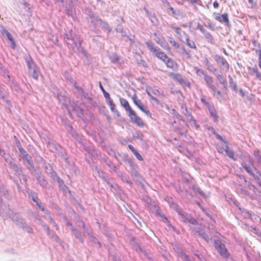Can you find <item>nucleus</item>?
I'll use <instances>...</instances> for the list:
<instances>
[{"label":"nucleus","mask_w":261,"mask_h":261,"mask_svg":"<svg viewBox=\"0 0 261 261\" xmlns=\"http://www.w3.org/2000/svg\"><path fill=\"white\" fill-rule=\"evenodd\" d=\"M215 248L221 256L225 258L229 257V254L224 244L219 241L215 242Z\"/></svg>","instance_id":"obj_1"},{"label":"nucleus","mask_w":261,"mask_h":261,"mask_svg":"<svg viewBox=\"0 0 261 261\" xmlns=\"http://www.w3.org/2000/svg\"><path fill=\"white\" fill-rule=\"evenodd\" d=\"M214 59L217 64H219L223 69L225 70L226 71L228 70L229 64L225 58L219 55H216L214 56Z\"/></svg>","instance_id":"obj_2"},{"label":"nucleus","mask_w":261,"mask_h":261,"mask_svg":"<svg viewBox=\"0 0 261 261\" xmlns=\"http://www.w3.org/2000/svg\"><path fill=\"white\" fill-rule=\"evenodd\" d=\"M242 166L243 169H244L252 177L255 174L253 172L254 170L256 171V173H257V171H259L256 167H254L253 163L250 160L249 161L248 165L245 163H243L242 164Z\"/></svg>","instance_id":"obj_3"},{"label":"nucleus","mask_w":261,"mask_h":261,"mask_svg":"<svg viewBox=\"0 0 261 261\" xmlns=\"http://www.w3.org/2000/svg\"><path fill=\"white\" fill-rule=\"evenodd\" d=\"M131 121L135 123L137 126L139 127H143L144 125V123L142 120L138 116L134 111H131L130 113L128 114Z\"/></svg>","instance_id":"obj_4"},{"label":"nucleus","mask_w":261,"mask_h":261,"mask_svg":"<svg viewBox=\"0 0 261 261\" xmlns=\"http://www.w3.org/2000/svg\"><path fill=\"white\" fill-rule=\"evenodd\" d=\"M71 46L74 52L82 53L84 54H85L86 53L85 49L81 47V41L79 39L77 36L75 37L74 42L73 44V45H71Z\"/></svg>","instance_id":"obj_5"},{"label":"nucleus","mask_w":261,"mask_h":261,"mask_svg":"<svg viewBox=\"0 0 261 261\" xmlns=\"http://www.w3.org/2000/svg\"><path fill=\"white\" fill-rule=\"evenodd\" d=\"M99 87L101 91H102V93L103 94V96L105 97L107 102L109 104V105L110 106V109L112 112L114 111V104L113 102V100L110 98V94L105 91L104 88L101 85V82H100L99 83Z\"/></svg>","instance_id":"obj_6"},{"label":"nucleus","mask_w":261,"mask_h":261,"mask_svg":"<svg viewBox=\"0 0 261 261\" xmlns=\"http://www.w3.org/2000/svg\"><path fill=\"white\" fill-rule=\"evenodd\" d=\"M35 176L40 186L42 188H46L47 187L48 182L42 175L41 172H37L35 173Z\"/></svg>","instance_id":"obj_7"},{"label":"nucleus","mask_w":261,"mask_h":261,"mask_svg":"<svg viewBox=\"0 0 261 261\" xmlns=\"http://www.w3.org/2000/svg\"><path fill=\"white\" fill-rule=\"evenodd\" d=\"M72 30L70 31V34H65L63 35V38L64 40L66 42V43L70 45H73V44L74 42L75 37L77 36L75 34H72Z\"/></svg>","instance_id":"obj_8"},{"label":"nucleus","mask_w":261,"mask_h":261,"mask_svg":"<svg viewBox=\"0 0 261 261\" xmlns=\"http://www.w3.org/2000/svg\"><path fill=\"white\" fill-rule=\"evenodd\" d=\"M218 81L220 84L223 86V89L225 90H227L228 86L226 79L222 73H216L214 74Z\"/></svg>","instance_id":"obj_9"},{"label":"nucleus","mask_w":261,"mask_h":261,"mask_svg":"<svg viewBox=\"0 0 261 261\" xmlns=\"http://www.w3.org/2000/svg\"><path fill=\"white\" fill-rule=\"evenodd\" d=\"M165 200L167 202L172 210L176 212H181L177 204L174 202L171 197H166Z\"/></svg>","instance_id":"obj_10"},{"label":"nucleus","mask_w":261,"mask_h":261,"mask_svg":"<svg viewBox=\"0 0 261 261\" xmlns=\"http://www.w3.org/2000/svg\"><path fill=\"white\" fill-rule=\"evenodd\" d=\"M155 41L159 44L161 47L165 49L169 50L170 48L168 45L167 43L165 40L164 38L161 36L160 37H156L154 39Z\"/></svg>","instance_id":"obj_11"},{"label":"nucleus","mask_w":261,"mask_h":261,"mask_svg":"<svg viewBox=\"0 0 261 261\" xmlns=\"http://www.w3.org/2000/svg\"><path fill=\"white\" fill-rule=\"evenodd\" d=\"M145 45L149 51L154 54L160 50V48L158 46H155L154 43L151 40H147L145 42Z\"/></svg>","instance_id":"obj_12"},{"label":"nucleus","mask_w":261,"mask_h":261,"mask_svg":"<svg viewBox=\"0 0 261 261\" xmlns=\"http://www.w3.org/2000/svg\"><path fill=\"white\" fill-rule=\"evenodd\" d=\"M211 89L213 92V96H215L219 101H221L223 99H224V95L215 85L214 87H212Z\"/></svg>","instance_id":"obj_13"},{"label":"nucleus","mask_w":261,"mask_h":261,"mask_svg":"<svg viewBox=\"0 0 261 261\" xmlns=\"http://www.w3.org/2000/svg\"><path fill=\"white\" fill-rule=\"evenodd\" d=\"M24 59L27 63L29 71L30 70L36 67L37 66L35 62L30 56H25Z\"/></svg>","instance_id":"obj_14"},{"label":"nucleus","mask_w":261,"mask_h":261,"mask_svg":"<svg viewBox=\"0 0 261 261\" xmlns=\"http://www.w3.org/2000/svg\"><path fill=\"white\" fill-rule=\"evenodd\" d=\"M182 33L185 36L186 44L191 48L196 49L197 47L195 42L193 40H190L189 39L188 35L185 32H182Z\"/></svg>","instance_id":"obj_15"},{"label":"nucleus","mask_w":261,"mask_h":261,"mask_svg":"<svg viewBox=\"0 0 261 261\" xmlns=\"http://www.w3.org/2000/svg\"><path fill=\"white\" fill-rule=\"evenodd\" d=\"M202 33L204 35V37L206 38L207 42L212 44H215V39L213 36L212 35V34L209 32H208L205 29Z\"/></svg>","instance_id":"obj_16"},{"label":"nucleus","mask_w":261,"mask_h":261,"mask_svg":"<svg viewBox=\"0 0 261 261\" xmlns=\"http://www.w3.org/2000/svg\"><path fill=\"white\" fill-rule=\"evenodd\" d=\"M204 81L205 83L206 86L209 88H212L215 85L213 84L214 80L212 76L209 75L208 74L205 75L203 77Z\"/></svg>","instance_id":"obj_17"},{"label":"nucleus","mask_w":261,"mask_h":261,"mask_svg":"<svg viewBox=\"0 0 261 261\" xmlns=\"http://www.w3.org/2000/svg\"><path fill=\"white\" fill-rule=\"evenodd\" d=\"M134 103L137 106V107L142 111L145 108V106L142 103L140 99H138L137 96L134 95L132 97Z\"/></svg>","instance_id":"obj_18"},{"label":"nucleus","mask_w":261,"mask_h":261,"mask_svg":"<svg viewBox=\"0 0 261 261\" xmlns=\"http://www.w3.org/2000/svg\"><path fill=\"white\" fill-rule=\"evenodd\" d=\"M120 103L122 106L125 108V110L128 112V114L130 113L131 111H134L132 110L131 107H130L128 102L123 98L120 99Z\"/></svg>","instance_id":"obj_19"},{"label":"nucleus","mask_w":261,"mask_h":261,"mask_svg":"<svg viewBox=\"0 0 261 261\" xmlns=\"http://www.w3.org/2000/svg\"><path fill=\"white\" fill-rule=\"evenodd\" d=\"M224 150L225 151L226 155L230 158L233 159L234 161L237 160V158L234 157V153L233 151L229 148V147L227 145H226L223 148Z\"/></svg>","instance_id":"obj_20"},{"label":"nucleus","mask_w":261,"mask_h":261,"mask_svg":"<svg viewBox=\"0 0 261 261\" xmlns=\"http://www.w3.org/2000/svg\"><path fill=\"white\" fill-rule=\"evenodd\" d=\"M116 30L117 32H120L122 34V36H126V39L127 40H129V43L130 44H132V43H133L134 41H133V39L132 38H131L130 37H128L126 36L127 35V33L126 32V31L125 30H123V28L120 27V26H118L116 29Z\"/></svg>","instance_id":"obj_21"},{"label":"nucleus","mask_w":261,"mask_h":261,"mask_svg":"<svg viewBox=\"0 0 261 261\" xmlns=\"http://www.w3.org/2000/svg\"><path fill=\"white\" fill-rule=\"evenodd\" d=\"M155 56L156 57L159 58L160 60H162L163 62H165L166 60L167 59L168 57L163 52L161 51L160 50L157 51L155 54Z\"/></svg>","instance_id":"obj_22"},{"label":"nucleus","mask_w":261,"mask_h":261,"mask_svg":"<svg viewBox=\"0 0 261 261\" xmlns=\"http://www.w3.org/2000/svg\"><path fill=\"white\" fill-rule=\"evenodd\" d=\"M164 63L166 64L167 67L173 69L177 66L176 62L173 59L169 57Z\"/></svg>","instance_id":"obj_23"},{"label":"nucleus","mask_w":261,"mask_h":261,"mask_svg":"<svg viewBox=\"0 0 261 261\" xmlns=\"http://www.w3.org/2000/svg\"><path fill=\"white\" fill-rule=\"evenodd\" d=\"M29 74L30 76L33 77L35 80H38L39 77V72L38 69V67L36 66V68H33V69L30 70L29 71Z\"/></svg>","instance_id":"obj_24"},{"label":"nucleus","mask_w":261,"mask_h":261,"mask_svg":"<svg viewBox=\"0 0 261 261\" xmlns=\"http://www.w3.org/2000/svg\"><path fill=\"white\" fill-rule=\"evenodd\" d=\"M207 108L208 109L210 115H211L212 117H213L214 121H217L218 117L214 108L212 106H210Z\"/></svg>","instance_id":"obj_25"},{"label":"nucleus","mask_w":261,"mask_h":261,"mask_svg":"<svg viewBox=\"0 0 261 261\" xmlns=\"http://www.w3.org/2000/svg\"><path fill=\"white\" fill-rule=\"evenodd\" d=\"M228 78L229 80V83L230 84V87L233 91H237V85L236 82H234L232 77L229 75L228 76Z\"/></svg>","instance_id":"obj_26"},{"label":"nucleus","mask_w":261,"mask_h":261,"mask_svg":"<svg viewBox=\"0 0 261 261\" xmlns=\"http://www.w3.org/2000/svg\"><path fill=\"white\" fill-rule=\"evenodd\" d=\"M90 18L91 19V23L94 25H98L99 23L100 22L101 20L99 18H98L97 16H96L95 14L90 17Z\"/></svg>","instance_id":"obj_27"},{"label":"nucleus","mask_w":261,"mask_h":261,"mask_svg":"<svg viewBox=\"0 0 261 261\" xmlns=\"http://www.w3.org/2000/svg\"><path fill=\"white\" fill-rule=\"evenodd\" d=\"M173 79L179 82L180 84H182L184 82V80L183 79L181 74L178 73H173Z\"/></svg>","instance_id":"obj_28"},{"label":"nucleus","mask_w":261,"mask_h":261,"mask_svg":"<svg viewBox=\"0 0 261 261\" xmlns=\"http://www.w3.org/2000/svg\"><path fill=\"white\" fill-rule=\"evenodd\" d=\"M23 159L25 160L27 163H28V164L32 168H34V164H33V162L32 160V157L31 156L28 154L25 155H24L23 157Z\"/></svg>","instance_id":"obj_29"},{"label":"nucleus","mask_w":261,"mask_h":261,"mask_svg":"<svg viewBox=\"0 0 261 261\" xmlns=\"http://www.w3.org/2000/svg\"><path fill=\"white\" fill-rule=\"evenodd\" d=\"M11 168L18 175H21L22 173V169L19 168L16 163L13 164Z\"/></svg>","instance_id":"obj_30"},{"label":"nucleus","mask_w":261,"mask_h":261,"mask_svg":"<svg viewBox=\"0 0 261 261\" xmlns=\"http://www.w3.org/2000/svg\"><path fill=\"white\" fill-rule=\"evenodd\" d=\"M206 69L210 72L214 74L216 73V72L217 70L216 66L211 63L207 66H206Z\"/></svg>","instance_id":"obj_31"},{"label":"nucleus","mask_w":261,"mask_h":261,"mask_svg":"<svg viewBox=\"0 0 261 261\" xmlns=\"http://www.w3.org/2000/svg\"><path fill=\"white\" fill-rule=\"evenodd\" d=\"M0 193H1V194L4 196L7 199H11L12 197L9 195L8 192L7 190H5V189L3 188H1L0 187Z\"/></svg>","instance_id":"obj_32"},{"label":"nucleus","mask_w":261,"mask_h":261,"mask_svg":"<svg viewBox=\"0 0 261 261\" xmlns=\"http://www.w3.org/2000/svg\"><path fill=\"white\" fill-rule=\"evenodd\" d=\"M28 195L29 197H30L34 202H37V200L39 199L37 194L32 191L28 192Z\"/></svg>","instance_id":"obj_33"},{"label":"nucleus","mask_w":261,"mask_h":261,"mask_svg":"<svg viewBox=\"0 0 261 261\" xmlns=\"http://www.w3.org/2000/svg\"><path fill=\"white\" fill-rule=\"evenodd\" d=\"M11 211L10 208L9 207V205H6V204H3L2 200L0 198V211Z\"/></svg>","instance_id":"obj_34"},{"label":"nucleus","mask_w":261,"mask_h":261,"mask_svg":"<svg viewBox=\"0 0 261 261\" xmlns=\"http://www.w3.org/2000/svg\"><path fill=\"white\" fill-rule=\"evenodd\" d=\"M45 171L46 174H49L54 171L51 166L49 164H45L44 165Z\"/></svg>","instance_id":"obj_35"},{"label":"nucleus","mask_w":261,"mask_h":261,"mask_svg":"<svg viewBox=\"0 0 261 261\" xmlns=\"http://www.w3.org/2000/svg\"><path fill=\"white\" fill-rule=\"evenodd\" d=\"M253 155L256 158L257 163L261 166V155L259 154V151L258 150L254 151Z\"/></svg>","instance_id":"obj_36"},{"label":"nucleus","mask_w":261,"mask_h":261,"mask_svg":"<svg viewBox=\"0 0 261 261\" xmlns=\"http://www.w3.org/2000/svg\"><path fill=\"white\" fill-rule=\"evenodd\" d=\"M98 25L100 26L102 29L108 31V32L110 31L108 24L105 22L102 21V20H101V22L99 23Z\"/></svg>","instance_id":"obj_37"},{"label":"nucleus","mask_w":261,"mask_h":261,"mask_svg":"<svg viewBox=\"0 0 261 261\" xmlns=\"http://www.w3.org/2000/svg\"><path fill=\"white\" fill-rule=\"evenodd\" d=\"M231 200L233 204V206L236 207V208H238V210L241 211L242 212H243V210H242V208L240 205V203H239L238 201H237L236 200L233 199L232 198L231 199Z\"/></svg>","instance_id":"obj_38"},{"label":"nucleus","mask_w":261,"mask_h":261,"mask_svg":"<svg viewBox=\"0 0 261 261\" xmlns=\"http://www.w3.org/2000/svg\"><path fill=\"white\" fill-rule=\"evenodd\" d=\"M222 21L223 20L227 26L229 25V22L228 18V15L227 13L223 14L221 15Z\"/></svg>","instance_id":"obj_39"},{"label":"nucleus","mask_w":261,"mask_h":261,"mask_svg":"<svg viewBox=\"0 0 261 261\" xmlns=\"http://www.w3.org/2000/svg\"><path fill=\"white\" fill-rule=\"evenodd\" d=\"M253 177L254 180L257 182L258 185L260 187H261V177H260V176H259V175L257 173H256Z\"/></svg>","instance_id":"obj_40"},{"label":"nucleus","mask_w":261,"mask_h":261,"mask_svg":"<svg viewBox=\"0 0 261 261\" xmlns=\"http://www.w3.org/2000/svg\"><path fill=\"white\" fill-rule=\"evenodd\" d=\"M48 175L54 181H56L57 180V178L59 177L58 176L57 173L55 171H53V172H51V173H49Z\"/></svg>","instance_id":"obj_41"},{"label":"nucleus","mask_w":261,"mask_h":261,"mask_svg":"<svg viewBox=\"0 0 261 261\" xmlns=\"http://www.w3.org/2000/svg\"><path fill=\"white\" fill-rule=\"evenodd\" d=\"M205 26L212 31L215 30V25L213 23H212L210 21L207 22V24H205Z\"/></svg>","instance_id":"obj_42"},{"label":"nucleus","mask_w":261,"mask_h":261,"mask_svg":"<svg viewBox=\"0 0 261 261\" xmlns=\"http://www.w3.org/2000/svg\"><path fill=\"white\" fill-rule=\"evenodd\" d=\"M207 74V73L206 71L202 69H201V70H198L197 74L199 76H203L204 77Z\"/></svg>","instance_id":"obj_43"},{"label":"nucleus","mask_w":261,"mask_h":261,"mask_svg":"<svg viewBox=\"0 0 261 261\" xmlns=\"http://www.w3.org/2000/svg\"><path fill=\"white\" fill-rule=\"evenodd\" d=\"M36 205L38 206L39 208V210L43 211L44 210V206L43 205V204L41 202L39 199L37 200V202H35Z\"/></svg>","instance_id":"obj_44"},{"label":"nucleus","mask_w":261,"mask_h":261,"mask_svg":"<svg viewBox=\"0 0 261 261\" xmlns=\"http://www.w3.org/2000/svg\"><path fill=\"white\" fill-rule=\"evenodd\" d=\"M195 191L197 192L201 197H204V194L203 192L201 190V189L198 187H194L193 188Z\"/></svg>","instance_id":"obj_45"},{"label":"nucleus","mask_w":261,"mask_h":261,"mask_svg":"<svg viewBox=\"0 0 261 261\" xmlns=\"http://www.w3.org/2000/svg\"><path fill=\"white\" fill-rule=\"evenodd\" d=\"M81 93L82 96L86 99L90 100L91 98L89 97L88 93L84 90H82Z\"/></svg>","instance_id":"obj_46"},{"label":"nucleus","mask_w":261,"mask_h":261,"mask_svg":"<svg viewBox=\"0 0 261 261\" xmlns=\"http://www.w3.org/2000/svg\"><path fill=\"white\" fill-rule=\"evenodd\" d=\"M171 28L174 30V31L177 34H178L179 36L181 35V30L180 28L175 27L174 26H171Z\"/></svg>","instance_id":"obj_47"},{"label":"nucleus","mask_w":261,"mask_h":261,"mask_svg":"<svg viewBox=\"0 0 261 261\" xmlns=\"http://www.w3.org/2000/svg\"><path fill=\"white\" fill-rule=\"evenodd\" d=\"M201 101L203 105L206 106L207 108L211 106L210 103L205 100L204 96H202V97L201 98Z\"/></svg>","instance_id":"obj_48"},{"label":"nucleus","mask_w":261,"mask_h":261,"mask_svg":"<svg viewBox=\"0 0 261 261\" xmlns=\"http://www.w3.org/2000/svg\"><path fill=\"white\" fill-rule=\"evenodd\" d=\"M202 62L206 67L207 66L211 63L209 59L206 57H203Z\"/></svg>","instance_id":"obj_49"},{"label":"nucleus","mask_w":261,"mask_h":261,"mask_svg":"<svg viewBox=\"0 0 261 261\" xmlns=\"http://www.w3.org/2000/svg\"><path fill=\"white\" fill-rule=\"evenodd\" d=\"M172 114L174 115V116L178 119L183 121L185 122V120L183 119L182 117L178 113H172Z\"/></svg>","instance_id":"obj_50"},{"label":"nucleus","mask_w":261,"mask_h":261,"mask_svg":"<svg viewBox=\"0 0 261 261\" xmlns=\"http://www.w3.org/2000/svg\"><path fill=\"white\" fill-rule=\"evenodd\" d=\"M56 181L58 182L60 188H61L63 186L65 187V185H64V181L60 177L57 178V180H56Z\"/></svg>","instance_id":"obj_51"},{"label":"nucleus","mask_w":261,"mask_h":261,"mask_svg":"<svg viewBox=\"0 0 261 261\" xmlns=\"http://www.w3.org/2000/svg\"><path fill=\"white\" fill-rule=\"evenodd\" d=\"M134 154L138 160L142 161L143 160L141 155L137 150L134 153Z\"/></svg>","instance_id":"obj_52"},{"label":"nucleus","mask_w":261,"mask_h":261,"mask_svg":"<svg viewBox=\"0 0 261 261\" xmlns=\"http://www.w3.org/2000/svg\"><path fill=\"white\" fill-rule=\"evenodd\" d=\"M170 43L175 48H179V43H177V42H176L174 40H173V41H170Z\"/></svg>","instance_id":"obj_53"},{"label":"nucleus","mask_w":261,"mask_h":261,"mask_svg":"<svg viewBox=\"0 0 261 261\" xmlns=\"http://www.w3.org/2000/svg\"><path fill=\"white\" fill-rule=\"evenodd\" d=\"M251 71L256 74V76L257 77H260V73L258 71V69L256 67H254V68H253L251 70Z\"/></svg>","instance_id":"obj_54"},{"label":"nucleus","mask_w":261,"mask_h":261,"mask_svg":"<svg viewBox=\"0 0 261 261\" xmlns=\"http://www.w3.org/2000/svg\"><path fill=\"white\" fill-rule=\"evenodd\" d=\"M70 133L73 137L76 138L78 136V135L74 132L72 126H70Z\"/></svg>","instance_id":"obj_55"},{"label":"nucleus","mask_w":261,"mask_h":261,"mask_svg":"<svg viewBox=\"0 0 261 261\" xmlns=\"http://www.w3.org/2000/svg\"><path fill=\"white\" fill-rule=\"evenodd\" d=\"M86 12L87 14V15L89 16V18L91 17L92 16H93L94 14H95L93 12L91 11L90 9L87 8L86 9Z\"/></svg>","instance_id":"obj_56"},{"label":"nucleus","mask_w":261,"mask_h":261,"mask_svg":"<svg viewBox=\"0 0 261 261\" xmlns=\"http://www.w3.org/2000/svg\"><path fill=\"white\" fill-rule=\"evenodd\" d=\"M197 29L199 30L201 33H202L205 30L203 25L200 24L199 22H197Z\"/></svg>","instance_id":"obj_57"},{"label":"nucleus","mask_w":261,"mask_h":261,"mask_svg":"<svg viewBox=\"0 0 261 261\" xmlns=\"http://www.w3.org/2000/svg\"><path fill=\"white\" fill-rule=\"evenodd\" d=\"M148 17L152 22L154 23L155 21H157V19L153 14H151V15H150Z\"/></svg>","instance_id":"obj_58"},{"label":"nucleus","mask_w":261,"mask_h":261,"mask_svg":"<svg viewBox=\"0 0 261 261\" xmlns=\"http://www.w3.org/2000/svg\"><path fill=\"white\" fill-rule=\"evenodd\" d=\"M148 17L152 22L154 23L155 21H157V19L153 14H151V15H150Z\"/></svg>","instance_id":"obj_59"},{"label":"nucleus","mask_w":261,"mask_h":261,"mask_svg":"<svg viewBox=\"0 0 261 261\" xmlns=\"http://www.w3.org/2000/svg\"><path fill=\"white\" fill-rule=\"evenodd\" d=\"M148 17L152 22L154 23L155 21H157V19L153 14H151V15H150Z\"/></svg>","instance_id":"obj_60"},{"label":"nucleus","mask_w":261,"mask_h":261,"mask_svg":"<svg viewBox=\"0 0 261 261\" xmlns=\"http://www.w3.org/2000/svg\"><path fill=\"white\" fill-rule=\"evenodd\" d=\"M148 17L152 22L154 23L155 21H157V19L153 14H151V15H150Z\"/></svg>","instance_id":"obj_61"},{"label":"nucleus","mask_w":261,"mask_h":261,"mask_svg":"<svg viewBox=\"0 0 261 261\" xmlns=\"http://www.w3.org/2000/svg\"><path fill=\"white\" fill-rule=\"evenodd\" d=\"M1 29L0 30V31L2 34H6L9 32L7 31V30L3 26H1Z\"/></svg>","instance_id":"obj_62"},{"label":"nucleus","mask_w":261,"mask_h":261,"mask_svg":"<svg viewBox=\"0 0 261 261\" xmlns=\"http://www.w3.org/2000/svg\"><path fill=\"white\" fill-rule=\"evenodd\" d=\"M147 116H148L149 117H151V114L149 110H148L146 107L143 109V111H142Z\"/></svg>","instance_id":"obj_63"},{"label":"nucleus","mask_w":261,"mask_h":261,"mask_svg":"<svg viewBox=\"0 0 261 261\" xmlns=\"http://www.w3.org/2000/svg\"><path fill=\"white\" fill-rule=\"evenodd\" d=\"M178 52L181 55L184 54V53L186 51V49L184 47H180L179 48H178Z\"/></svg>","instance_id":"obj_64"}]
</instances>
